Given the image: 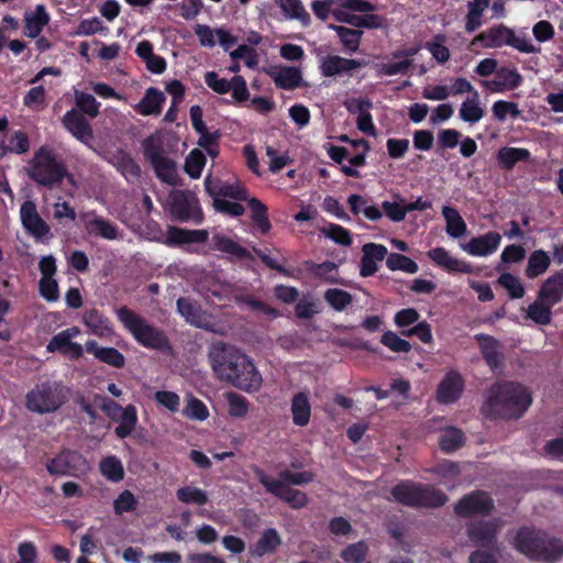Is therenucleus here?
<instances>
[{
    "label": "nucleus",
    "instance_id": "17",
    "mask_svg": "<svg viewBox=\"0 0 563 563\" xmlns=\"http://www.w3.org/2000/svg\"><path fill=\"white\" fill-rule=\"evenodd\" d=\"M522 76L516 68L499 67L494 78L482 81V86L492 93H504L521 86Z\"/></svg>",
    "mask_w": 563,
    "mask_h": 563
},
{
    "label": "nucleus",
    "instance_id": "8",
    "mask_svg": "<svg viewBox=\"0 0 563 563\" xmlns=\"http://www.w3.org/2000/svg\"><path fill=\"white\" fill-rule=\"evenodd\" d=\"M64 401L62 386L49 382L35 385L25 397L26 408L40 415L56 411Z\"/></svg>",
    "mask_w": 563,
    "mask_h": 563
},
{
    "label": "nucleus",
    "instance_id": "35",
    "mask_svg": "<svg viewBox=\"0 0 563 563\" xmlns=\"http://www.w3.org/2000/svg\"><path fill=\"white\" fill-rule=\"evenodd\" d=\"M442 216L445 220V232L452 239H459L466 234L467 225L459 211L450 206L442 208Z\"/></svg>",
    "mask_w": 563,
    "mask_h": 563
},
{
    "label": "nucleus",
    "instance_id": "21",
    "mask_svg": "<svg viewBox=\"0 0 563 563\" xmlns=\"http://www.w3.org/2000/svg\"><path fill=\"white\" fill-rule=\"evenodd\" d=\"M493 509V500L484 492H474L464 496L455 506V512L462 517L486 515Z\"/></svg>",
    "mask_w": 563,
    "mask_h": 563
},
{
    "label": "nucleus",
    "instance_id": "7",
    "mask_svg": "<svg viewBox=\"0 0 563 563\" xmlns=\"http://www.w3.org/2000/svg\"><path fill=\"white\" fill-rule=\"evenodd\" d=\"M394 499L409 507H439L445 504L446 496L431 486L404 482L391 489Z\"/></svg>",
    "mask_w": 563,
    "mask_h": 563
},
{
    "label": "nucleus",
    "instance_id": "37",
    "mask_svg": "<svg viewBox=\"0 0 563 563\" xmlns=\"http://www.w3.org/2000/svg\"><path fill=\"white\" fill-rule=\"evenodd\" d=\"M540 298L558 303L563 297V272L550 276L540 288Z\"/></svg>",
    "mask_w": 563,
    "mask_h": 563
},
{
    "label": "nucleus",
    "instance_id": "41",
    "mask_svg": "<svg viewBox=\"0 0 563 563\" xmlns=\"http://www.w3.org/2000/svg\"><path fill=\"white\" fill-rule=\"evenodd\" d=\"M84 322L90 329L91 333L98 336L108 338L113 334V329L108 320L95 309L84 313Z\"/></svg>",
    "mask_w": 563,
    "mask_h": 563
},
{
    "label": "nucleus",
    "instance_id": "44",
    "mask_svg": "<svg viewBox=\"0 0 563 563\" xmlns=\"http://www.w3.org/2000/svg\"><path fill=\"white\" fill-rule=\"evenodd\" d=\"M489 3L490 0H472L467 2V14L465 19L466 32L472 33L482 25L483 13L488 9Z\"/></svg>",
    "mask_w": 563,
    "mask_h": 563
},
{
    "label": "nucleus",
    "instance_id": "47",
    "mask_svg": "<svg viewBox=\"0 0 563 563\" xmlns=\"http://www.w3.org/2000/svg\"><path fill=\"white\" fill-rule=\"evenodd\" d=\"M212 241L218 251L235 258H246L250 256V252L245 247L239 245L235 241L223 234H214Z\"/></svg>",
    "mask_w": 563,
    "mask_h": 563
},
{
    "label": "nucleus",
    "instance_id": "3",
    "mask_svg": "<svg viewBox=\"0 0 563 563\" xmlns=\"http://www.w3.org/2000/svg\"><path fill=\"white\" fill-rule=\"evenodd\" d=\"M25 172L32 180L41 186L52 187L60 184L64 178L75 185L73 175L67 173L65 165L57 162L54 152L46 146H41L35 151Z\"/></svg>",
    "mask_w": 563,
    "mask_h": 563
},
{
    "label": "nucleus",
    "instance_id": "60",
    "mask_svg": "<svg viewBox=\"0 0 563 563\" xmlns=\"http://www.w3.org/2000/svg\"><path fill=\"white\" fill-rule=\"evenodd\" d=\"M142 145L144 156L151 164L155 163L163 156H166L164 154L162 140L158 135H151L150 137L144 140Z\"/></svg>",
    "mask_w": 563,
    "mask_h": 563
},
{
    "label": "nucleus",
    "instance_id": "63",
    "mask_svg": "<svg viewBox=\"0 0 563 563\" xmlns=\"http://www.w3.org/2000/svg\"><path fill=\"white\" fill-rule=\"evenodd\" d=\"M23 104L32 110L43 109L46 104V91L43 86L31 88L23 97Z\"/></svg>",
    "mask_w": 563,
    "mask_h": 563
},
{
    "label": "nucleus",
    "instance_id": "32",
    "mask_svg": "<svg viewBox=\"0 0 563 563\" xmlns=\"http://www.w3.org/2000/svg\"><path fill=\"white\" fill-rule=\"evenodd\" d=\"M25 35L35 38L49 22V14L44 4H37L33 11L25 12Z\"/></svg>",
    "mask_w": 563,
    "mask_h": 563
},
{
    "label": "nucleus",
    "instance_id": "15",
    "mask_svg": "<svg viewBox=\"0 0 563 563\" xmlns=\"http://www.w3.org/2000/svg\"><path fill=\"white\" fill-rule=\"evenodd\" d=\"M80 334L77 327H71L55 334L48 342V352H59L68 358H79L84 354V347L73 339Z\"/></svg>",
    "mask_w": 563,
    "mask_h": 563
},
{
    "label": "nucleus",
    "instance_id": "54",
    "mask_svg": "<svg viewBox=\"0 0 563 563\" xmlns=\"http://www.w3.org/2000/svg\"><path fill=\"white\" fill-rule=\"evenodd\" d=\"M324 300L335 311H343L352 303L353 297L345 290L339 288H330L324 292Z\"/></svg>",
    "mask_w": 563,
    "mask_h": 563
},
{
    "label": "nucleus",
    "instance_id": "39",
    "mask_svg": "<svg viewBox=\"0 0 563 563\" xmlns=\"http://www.w3.org/2000/svg\"><path fill=\"white\" fill-rule=\"evenodd\" d=\"M114 421L119 422V426L114 430L115 435L119 439H125L132 434L137 424L136 408L133 405L123 407L119 413V418Z\"/></svg>",
    "mask_w": 563,
    "mask_h": 563
},
{
    "label": "nucleus",
    "instance_id": "31",
    "mask_svg": "<svg viewBox=\"0 0 563 563\" xmlns=\"http://www.w3.org/2000/svg\"><path fill=\"white\" fill-rule=\"evenodd\" d=\"M85 346L87 352L91 353L100 362L117 368L123 367L125 364L123 354L114 347H101L93 340L87 341Z\"/></svg>",
    "mask_w": 563,
    "mask_h": 563
},
{
    "label": "nucleus",
    "instance_id": "25",
    "mask_svg": "<svg viewBox=\"0 0 563 563\" xmlns=\"http://www.w3.org/2000/svg\"><path fill=\"white\" fill-rule=\"evenodd\" d=\"M429 258L439 267L450 273H471L472 266L456 257H453L445 249L434 247L428 252Z\"/></svg>",
    "mask_w": 563,
    "mask_h": 563
},
{
    "label": "nucleus",
    "instance_id": "19",
    "mask_svg": "<svg viewBox=\"0 0 563 563\" xmlns=\"http://www.w3.org/2000/svg\"><path fill=\"white\" fill-rule=\"evenodd\" d=\"M500 243L501 235L498 232L489 231L483 235L472 238L460 246L471 256L487 257L498 250Z\"/></svg>",
    "mask_w": 563,
    "mask_h": 563
},
{
    "label": "nucleus",
    "instance_id": "50",
    "mask_svg": "<svg viewBox=\"0 0 563 563\" xmlns=\"http://www.w3.org/2000/svg\"><path fill=\"white\" fill-rule=\"evenodd\" d=\"M176 496L179 501L189 505L202 506L209 500L208 493L192 485H186L177 489Z\"/></svg>",
    "mask_w": 563,
    "mask_h": 563
},
{
    "label": "nucleus",
    "instance_id": "12",
    "mask_svg": "<svg viewBox=\"0 0 563 563\" xmlns=\"http://www.w3.org/2000/svg\"><path fill=\"white\" fill-rule=\"evenodd\" d=\"M20 219L25 232L36 241H45L52 238L49 225L42 219L32 200H26L21 205Z\"/></svg>",
    "mask_w": 563,
    "mask_h": 563
},
{
    "label": "nucleus",
    "instance_id": "62",
    "mask_svg": "<svg viewBox=\"0 0 563 563\" xmlns=\"http://www.w3.org/2000/svg\"><path fill=\"white\" fill-rule=\"evenodd\" d=\"M492 112L495 119L500 122H504L507 117L518 118L521 114L517 103L506 100L494 102Z\"/></svg>",
    "mask_w": 563,
    "mask_h": 563
},
{
    "label": "nucleus",
    "instance_id": "9",
    "mask_svg": "<svg viewBox=\"0 0 563 563\" xmlns=\"http://www.w3.org/2000/svg\"><path fill=\"white\" fill-rule=\"evenodd\" d=\"M170 213L178 220L201 222L202 213L197 197L185 190H173L167 199Z\"/></svg>",
    "mask_w": 563,
    "mask_h": 563
},
{
    "label": "nucleus",
    "instance_id": "46",
    "mask_svg": "<svg viewBox=\"0 0 563 563\" xmlns=\"http://www.w3.org/2000/svg\"><path fill=\"white\" fill-rule=\"evenodd\" d=\"M530 152L520 147H501L497 153L498 164L505 169H512L519 163L529 159Z\"/></svg>",
    "mask_w": 563,
    "mask_h": 563
},
{
    "label": "nucleus",
    "instance_id": "52",
    "mask_svg": "<svg viewBox=\"0 0 563 563\" xmlns=\"http://www.w3.org/2000/svg\"><path fill=\"white\" fill-rule=\"evenodd\" d=\"M185 408L183 413L186 418L190 420L205 421L209 417V410L207 406L192 395H187L185 397Z\"/></svg>",
    "mask_w": 563,
    "mask_h": 563
},
{
    "label": "nucleus",
    "instance_id": "2",
    "mask_svg": "<svg viewBox=\"0 0 563 563\" xmlns=\"http://www.w3.org/2000/svg\"><path fill=\"white\" fill-rule=\"evenodd\" d=\"M531 401V395L523 386L511 382L500 383L489 389L483 411L494 418H519Z\"/></svg>",
    "mask_w": 563,
    "mask_h": 563
},
{
    "label": "nucleus",
    "instance_id": "4",
    "mask_svg": "<svg viewBox=\"0 0 563 563\" xmlns=\"http://www.w3.org/2000/svg\"><path fill=\"white\" fill-rule=\"evenodd\" d=\"M514 544L518 551L532 559L554 562L563 556L562 541L528 528L517 532Z\"/></svg>",
    "mask_w": 563,
    "mask_h": 563
},
{
    "label": "nucleus",
    "instance_id": "22",
    "mask_svg": "<svg viewBox=\"0 0 563 563\" xmlns=\"http://www.w3.org/2000/svg\"><path fill=\"white\" fill-rule=\"evenodd\" d=\"M363 63L357 59L345 58L339 55H327L320 59V71L325 77L351 76L361 68Z\"/></svg>",
    "mask_w": 563,
    "mask_h": 563
},
{
    "label": "nucleus",
    "instance_id": "64",
    "mask_svg": "<svg viewBox=\"0 0 563 563\" xmlns=\"http://www.w3.org/2000/svg\"><path fill=\"white\" fill-rule=\"evenodd\" d=\"M137 499L131 490H123L113 501V510L117 515L135 510Z\"/></svg>",
    "mask_w": 563,
    "mask_h": 563
},
{
    "label": "nucleus",
    "instance_id": "56",
    "mask_svg": "<svg viewBox=\"0 0 563 563\" xmlns=\"http://www.w3.org/2000/svg\"><path fill=\"white\" fill-rule=\"evenodd\" d=\"M224 398L228 402V412L231 417L234 418H243L247 415L249 411V402L245 397L229 391L224 394Z\"/></svg>",
    "mask_w": 563,
    "mask_h": 563
},
{
    "label": "nucleus",
    "instance_id": "42",
    "mask_svg": "<svg viewBox=\"0 0 563 563\" xmlns=\"http://www.w3.org/2000/svg\"><path fill=\"white\" fill-rule=\"evenodd\" d=\"M551 265L550 255L543 250L533 251L528 258L526 267V276L528 278H536L544 274Z\"/></svg>",
    "mask_w": 563,
    "mask_h": 563
},
{
    "label": "nucleus",
    "instance_id": "13",
    "mask_svg": "<svg viewBox=\"0 0 563 563\" xmlns=\"http://www.w3.org/2000/svg\"><path fill=\"white\" fill-rule=\"evenodd\" d=\"M206 85L214 92L224 95L229 91L235 101L242 102L249 99L246 81L242 76H234L231 80L220 78L216 71H208L205 75Z\"/></svg>",
    "mask_w": 563,
    "mask_h": 563
},
{
    "label": "nucleus",
    "instance_id": "48",
    "mask_svg": "<svg viewBox=\"0 0 563 563\" xmlns=\"http://www.w3.org/2000/svg\"><path fill=\"white\" fill-rule=\"evenodd\" d=\"M465 442L463 432L454 427H448L442 430L439 444L442 451L451 453L461 448Z\"/></svg>",
    "mask_w": 563,
    "mask_h": 563
},
{
    "label": "nucleus",
    "instance_id": "61",
    "mask_svg": "<svg viewBox=\"0 0 563 563\" xmlns=\"http://www.w3.org/2000/svg\"><path fill=\"white\" fill-rule=\"evenodd\" d=\"M206 298L208 300H212L213 298L221 300H227L234 298L239 299V296L235 294V287L230 283H214L207 290Z\"/></svg>",
    "mask_w": 563,
    "mask_h": 563
},
{
    "label": "nucleus",
    "instance_id": "53",
    "mask_svg": "<svg viewBox=\"0 0 563 563\" xmlns=\"http://www.w3.org/2000/svg\"><path fill=\"white\" fill-rule=\"evenodd\" d=\"M247 201L249 207L251 209V218L253 222L263 233H267L271 229V223L267 217L266 206L256 198H247Z\"/></svg>",
    "mask_w": 563,
    "mask_h": 563
},
{
    "label": "nucleus",
    "instance_id": "49",
    "mask_svg": "<svg viewBox=\"0 0 563 563\" xmlns=\"http://www.w3.org/2000/svg\"><path fill=\"white\" fill-rule=\"evenodd\" d=\"M100 472L110 482H120L124 477L122 462L114 455L103 457L99 464Z\"/></svg>",
    "mask_w": 563,
    "mask_h": 563
},
{
    "label": "nucleus",
    "instance_id": "24",
    "mask_svg": "<svg viewBox=\"0 0 563 563\" xmlns=\"http://www.w3.org/2000/svg\"><path fill=\"white\" fill-rule=\"evenodd\" d=\"M178 312L186 319L187 322L206 330H210L214 333L222 334L223 331L216 327L201 311L200 307L187 298H179L177 300Z\"/></svg>",
    "mask_w": 563,
    "mask_h": 563
},
{
    "label": "nucleus",
    "instance_id": "55",
    "mask_svg": "<svg viewBox=\"0 0 563 563\" xmlns=\"http://www.w3.org/2000/svg\"><path fill=\"white\" fill-rule=\"evenodd\" d=\"M386 266L393 272L401 271L407 274H415L419 269L415 261L399 253L389 254L386 260Z\"/></svg>",
    "mask_w": 563,
    "mask_h": 563
},
{
    "label": "nucleus",
    "instance_id": "28",
    "mask_svg": "<svg viewBox=\"0 0 563 563\" xmlns=\"http://www.w3.org/2000/svg\"><path fill=\"white\" fill-rule=\"evenodd\" d=\"M274 84L286 90H292L301 86V70L294 66H277L269 73Z\"/></svg>",
    "mask_w": 563,
    "mask_h": 563
},
{
    "label": "nucleus",
    "instance_id": "26",
    "mask_svg": "<svg viewBox=\"0 0 563 563\" xmlns=\"http://www.w3.org/2000/svg\"><path fill=\"white\" fill-rule=\"evenodd\" d=\"M464 388L461 375L456 372H449L438 388V400L442 404L456 401Z\"/></svg>",
    "mask_w": 563,
    "mask_h": 563
},
{
    "label": "nucleus",
    "instance_id": "29",
    "mask_svg": "<svg viewBox=\"0 0 563 563\" xmlns=\"http://www.w3.org/2000/svg\"><path fill=\"white\" fill-rule=\"evenodd\" d=\"M485 115V109L481 103L478 91H474L473 96H467L460 106L459 118L468 124L479 122Z\"/></svg>",
    "mask_w": 563,
    "mask_h": 563
},
{
    "label": "nucleus",
    "instance_id": "20",
    "mask_svg": "<svg viewBox=\"0 0 563 563\" xmlns=\"http://www.w3.org/2000/svg\"><path fill=\"white\" fill-rule=\"evenodd\" d=\"M62 123L64 128L79 142L91 147L93 140L92 129L87 119L76 109L67 111Z\"/></svg>",
    "mask_w": 563,
    "mask_h": 563
},
{
    "label": "nucleus",
    "instance_id": "10",
    "mask_svg": "<svg viewBox=\"0 0 563 563\" xmlns=\"http://www.w3.org/2000/svg\"><path fill=\"white\" fill-rule=\"evenodd\" d=\"M79 219L86 233L91 238L107 241H115L122 238V231L119 227L111 220L98 214L95 210L80 212Z\"/></svg>",
    "mask_w": 563,
    "mask_h": 563
},
{
    "label": "nucleus",
    "instance_id": "38",
    "mask_svg": "<svg viewBox=\"0 0 563 563\" xmlns=\"http://www.w3.org/2000/svg\"><path fill=\"white\" fill-rule=\"evenodd\" d=\"M156 177L162 181L170 186H176L179 183V176L177 173L176 163L167 157L163 156L158 161L152 164Z\"/></svg>",
    "mask_w": 563,
    "mask_h": 563
},
{
    "label": "nucleus",
    "instance_id": "43",
    "mask_svg": "<svg viewBox=\"0 0 563 563\" xmlns=\"http://www.w3.org/2000/svg\"><path fill=\"white\" fill-rule=\"evenodd\" d=\"M553 306L554 303H549L548 300L540 298L539 294L538 299L529 305L527 309V317L538 324H549L552 319Z\"/></svg>",
    "mask_w": 563,
    "mask_h": 563
},
{
    "label": "nucleus",
    "instance_id": "34",
    "mask_svg": "<svg viewBox=\"0 0 563 563\" xmlns=\"http://www.w3.org/2000/svg\"><path fill=\"white\" fill-rule=\"evenodd\" d=\"M476 340L479 343L481 352L492 369L501 365L500 344L493 336L477 334Z\"/></svg>",
    "mask_w": 563,
    "mask_h": 563
},
{
    "label": "nucleus",
    "instance_id": "33",
    "mask_svg": "<svg viewBox=\"0 0 563 563\" xmlns=\"http://www.w3.org/2000/svg\"><path fill=\"white\" fill-rule=\"evenodd\" d=\"M110 163L117 168L119 173L128 180L135 181L141 175L140 166L134 159L124 152H117L112 155Z\"/></svg>",
    "mask_w": 563,
    "mask_h": 563
},
{
    "label": "nucleus",
    "instance_id": "14",
    "mask_svg": "<svg viewBox=\"0 0 563 563\" xmlns=\"http://www.w3.org/2000/svg\"><path fill=\"white\" fill-rule=\"evenodd\" d=\"M256 475L268 493L282 498L292 508L299 509L306 506L308 498L305 493L289 488L282 481L273 479L263 471H256Z\"/></svg>",
    "mask_w": 563,
    "mask_h": 563
},
{
    "label": "nucleus",
    "instance_id": "30",
    "mask_svg": "<svg viewBox=\"0 0 563 563\" xmlns=\"http://www.w3.org/2000/svg\"><path fill=\"white\" fill-rule=\"evenodd\" d=\"M275 3L288 20H296L302 27L311 25V16L301 0H275Z\"/></svg>",
    "mask_w": 563,
    "mask_h": 563
},
{
    "label": "nucleus",
    "instance_id": "6",
    "mask_svg": "<svg viewBox=\"0 0 563 563\" xmlns=\"http://www.w3.org/2000/svg\"><path fill=\"white\" fill-rule=\"evenodd\" d=\"M117 317L141 345L155 350H163L168 346L164 333L131 309L126 307L119 308Z\"/></svg>",
    "mask_w": 563,
    "mask_h": 563
},
{
    "label": "nucleus",
    "instance_id": "45",
    "mask_svg": "<svg viewBox=\"0 0 563 563\" xmlns=\"http://www.w3.org/2000/svg\"><path fill=\"white\" fill-rule=\"evenodd\" d=\"M329 29L335 31L341 44L347 52L354 53L358 49L363 31L358 30L357 27L350 29L343 25L334 24H330Z\"/></svg>",
    "mask_w": 563,
    "mask_h": 563
},
{
    "label": "nucleus",
    "instance_id": "23",
    "mask_svg": "<svg viewBox=\"0 0 563 563\" xmlns=\"http://www.w3.org/2000/svg\"><path fill=\"white\" fill-rule=\"evenodd\" d=\"M500 527L501 522L495 519L473 521L467 528V534L473 543L494 548L495 536Z\"/></svg>",
    "mask_w": 563,
    "mask_h": 563
},
{
    "label": "nucleus",
    "instance_id": "40",
    "mask_svg": "<svg viewBox=\"0 0 563 563\" xmlns=\"http://www.w3.org/2000/svg\"><path fill=\"white\" fill-rule=\"evenodd\" d=\"M292 421L296 426L305 427L310 421L311 406L308 396L303 393H298L291 400Z\"/></svg>",
    "mask_w": 563,
    "mask_h": 563
},
{
    "label": "nucleus",
    "instance_id": "1",
    "mask_svg": "<svg viewBox=\"0 0 563 563\" xmlns=\"http://www.w3.org/2000/svg\"><path fill=\"white\" fill-rule=\"evenodd\" d=\"M209 361L216 376L245 391H256L262 375L252 360L233 345L218 342L209 350Z\"/></svg>",
    "mask_w": 563,
    "mask_h": 563
},
{
    "label": "nucleus",
    "instance_id": "57",
    "mask_svg": "<svg viewBox=\"0 0 563 563\" xmlns=\"http://www.w3.org/2000/svg\"><path fill=\"white\" fill-rule=\"evenodd\" d=\"M369 548L365 541H358L347 545L341 552V558L346 563H362L366 558Z\"/></svg>",
    "mask_w": 563,
    "mask_h": 563
},
{
    "label": "nucleus",
    "instance_id": "11",
    "mask_svg": "<svg viewBox=\"0 0 563 563\" xmlns=\"http://www.w3.org/2000/svg\"><path fill=\"white\" fill-rule=\"evenodd\" d=\"M46 468L52 475H79L86 474L90 470V465L81 454L74 451H64L48 461Z\"/></svg>",
    "mask_w": 563,
    "mask_h": 563
},
{
    "label": "nucleus",
    "instance_id": "58",
    "mask_svg": "<svg viewBox=\"0 0 563 563\" xmlns=\"http://www.w3.org/2000/svg\"><path fill=\"white\" fill-rule=\"evenodd\" d=\"M206 165V157L200 150H192L185 161V172L194 179L201 176Z\"/></svg>",
    "mask_w": 563,
    "mask_h": 563
},
{
    "label": "nucleus",
    "instance_id": "18",
    "mask_svg": "<svg viewBox=\"0 0 563 563\" xmlns=\"http://www.w3.org/2000/svg\"><path fill=\"white\" fill-rule=\"evenodd\" d=\"M376 10V7L367 0H338L333 18L341 23L356 26L357 13H368Z\"/></svg>",
    "mask_w": 563,
    "mask_h": 563
},
{
    "label": "nucleus",
    "instance_id": "36",
    "mask_svg": "<svg viewBox=\"0 0 563 563\" xmlns=\"http://www.w3.org/2000/svg\"><path fill=\"white\" fill-rule=\"evenodd\" d=\"M165 100V95L162 91L148 88L143 99L135 106V109L143 115L159 114Z\"/></svg>",
    "mask_w": 563,
    "mask_h": 563
},
{
    "label": "nucleus",
    "instance_id": "27",
    "mask_svg": "<svg viewBox=\"0 0 563 563\" xmlns=\"http://www.w3.org/2000/svg\"><path fill=\"white\" fill-rule=\"evenodd\" d=\"M282 537L274 528L263 531L260 539L250 548V554L254 558H263L274 554L282 545Z\"/></svg>",
    "mask_w": 563,
    "mask_h": 563
},
{
    "label": "nucleus",
    "instance_id": "16",
    "mask_svg": "<svg viewBox=\"0 0 563 563\" xmlns=\"http://www.w3.org/2000/svg\"><path fill=\"white\" fill-rule=\"evenodd\" d=\"M205 188L208 195L216 200V198L232 199L236 201L247 200V191L240 180L222 181L212 179L207 176L205 179Z\"/></svg>",
    "mask_w": 563,
    "mask_h": 563
},
{
    "label": "nucleus",
    "instance_id": "59",
    "mask_svg": "<svg viewBox=\"0 0 563 563\" xmlns=\"http://www.w3.org/2000/svg\"><path fill=\"white\" fill-rule=\"evenodd\" d=\"M76 106L90 118H96L99 114L100 103L92 95L75 90Z\"/></svg>",
    "mask_w": 563,
    "mask_h": 563
},
{
    "label": "nucleus",
    "instance_id": "51",
    "mask_svg": "<svg viewBox=\"0 0 563 563\" xmlns=\"http://www.w3.org/2000/svg\"><path fill=\"white\" fill-rule=\"evenodd\" d=\"M393 198L391 201L384 200L382 202V209L390 221L401 222L407 216L405 200L399 194H394Z\"/></svg>",
    "mask_w": 563,
    "mask_h": 563
},
{
    "label": "nucleus",
    "instance_id": "5",
    "mask_svg": "<svg viewBox=\"0 0 563 563\" xmlns=\"http://www.w3.org/2000/svg\"><path fill=\"white\" fill-rule=\"evenodd\" d=\"M471 46H479L482 48L510 46L526 54L539 51L525 33L516 34L512 29L505 24L494 25L481 32L472 40Z\"/></svg>",
    "mask_w": 563,
    "mask_h": 563
}]
</instances>
